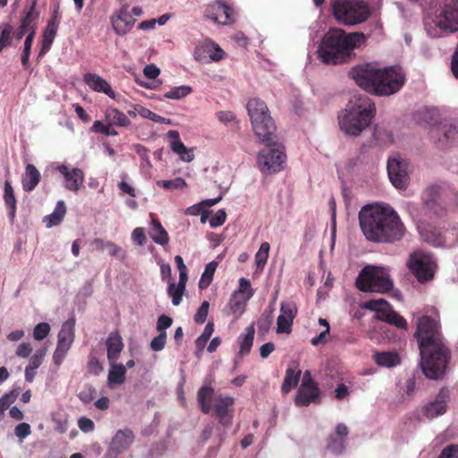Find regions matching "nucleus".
Here are the masks:
<instances>
[{
	"mask_svg": "<svg viewBox=\"0 0 458 458\" xmlns=\"http://www.w3.org/2000/svg\"><path fill=\"white\" fill-rule=\"evenodd\" d=\"M414 337L418 341L424 375L431 379L441 377L445 372L450 351L443 342L439 322L428 316L420 317Z\"/></svg>",
	"mask_w": 458,
	"mask_h": 458,
	"instance_id": "obj_1",
	"label": "nucleus"
},
{
	"mask_svg": "<svg viewBox=\"0 0 458 458\" xmlns=\"http://www.w3.org/2000/svg\"><path fill=\"white\" fill-rule=\"evenodd\" d=\"M360 229L366 239L377 243H394L406 229L399 215L390 206H366L359 213Z\"/></svg>",
	"mask_w": 458,
	"mask_h": 458,
	"instance_id": "obj_2",
	"label": "nucleus"
},
{
	"mask_svg": "<svg viewBox=\"0 0 458 458\" xmlns=\"http://www.w3.org/2000/svg\"><path fill=\"white\" fill-rule=\"evenodd\" d=\"M349 76L359 87L377 96L394 94L405 82V75L399 66L376 69L370 64H363L352 67Z\"/></svg>",
	"mask_w": 458,
	"mask_h": 458,
	"instance_id": "obj_3",
	"label": "nucleus"
},
{
	"mask_svg": "<svg viewBox=\"0 0 458 458\" xmlns=\"http://www.w3.org/2000/svg\"><path fill=\"white\" fill-rule=\"evenodd\" d=\"M363 33L347 34L342 29H330L322 38L318 48V58L325 64L337 65L349 62L352 51L362 41Z\"/></svg>",
	"mask_w": 458,
	"mask_h": 458,
	"instance_id": "obj_4",
	"label": "nucleus"
},
{
	"mask_svg": "<svg viewBox=\"0 0 458 458\" xmlns=\"http://www.w3.org/2000/svg\"><path fill=\"white\" fill-rule=\"evenodd\" d=\"M376 115V106L366 95L355 96L338 116L340 129L348 135L358 136Z\"/></svg>",
	"mask_w": 458,
	"mask_h": 458,
	"instance_id": "obj_5",
	"label": "nucleus"
},
{
	"mask_svg": "<svg viewBox=\"0 0 458 458\" xmlns=\"http://www.w3.org/2000/svg\"><path fill=\"white\" fill-rule=\"evenodd\" d=\"M253 131L264 145L277 143L276 126L266 103L259 98H251L247 103Z\"/></svg>",
	"mask_w": 458,
	"mask_h": 458,
	"instance_id": "obj_6",
	"label": "nucleus"
},
{
	"mask_svg": "<svg viewBox=\"0 0 458 458\" xmlns=\"http://www.w3.org/2000/svg\"><path fill=\"white\" fill-rule=\"evenodd\" d=\"M355 284L360 292L379 293H387L394 286L388 272L383 267L373 266H366L361 269Z\"/></svg>",
	"mask_w": 458,
	"mask_h": 458,
	"instance_id": "obj_7",
	"label": "nucleus"
},
{
	"mask_svg": "<svg viewBox=\"0 0 458 458\" xmlns=\"http://www.w3.org/2000/svg\"><path fill=\"white\" fill-rule=\"evenodd\" d=\"M335 18L345 25L362 23L370 15L369 6L360 0H336L333 4Z\"/></svg>",
	"mask_w": 458,
	"mask_h": 458,
	"instance_id": "obj_8",
	"label": "nucleus"
},
{
	"mask_svg": "<svg viewBox=\"0 0 458 458\" xmlns=\"http://www.w3.org/2000/svg\"><path fill=\"white\" fill-rule=\"evenodd\" d=\"M266 146L270 147V148L263 149L258 155V165L260 171L264 174L281 171L286 155L284 151V147L279 142V138L277 137L276 144Z\"/></svg>",
	"mask_w": 458,
	"mask_h": 458,
	"instance_id": "obj_9",
	"label": "nucleus"
},
{
	"mask_svg": "<svg viewBox=\"0 0 458 458\" xmlns=\"http://www.w3.org/2000/svg\"><path fill=\"white\" fill-rule=\"evenodd\" d=\"M408 267L420 283H425L433 279L437 264L431 254L417 251L410 256Z\"/></svg>",
	"mask_w": 458,
	"mask_h": 458,
	"instance_id": "obj_10",
	"label": "nucleus"
},
{
	"mask_svg": "<svg viewBox=\"0 0 458 458\" xmlns=\"http://www.w3.org/2000/svg\"><path fill=\"white\" fill-rule=\"evenodd\" d=\"M363 307L367 310L376 312L377 319L385 321L397 328L406 330L408 328L407 321L399 313L392 309V306L385 299L369 300L366 301Z\"/></svg>",
	"mask_w": 458,
	"mask_h": 458,
	"instance_id": "obj_11",
	"label": "nucleus"
},
{
	"mask_svg": "<svg viewBox=\"0 0 458 458\" xmlns=\"http://www.w3.org/2000/svg\"><path fill=\"white\" fill-rule=\"evenodd\" d=\"M430 139L438 145L439 148H445L450 142L458 138V126L456 122L450 119H444L434 123L429 130Z\"/></svg>",
	"mask_w": 458,
	"mask_h": 458,
	"instance_id": "obj_12",
	"label": "nucleus"
},
{
	"mask_svg": "<svg viewBox=\"0 0 458 458\" xmlns=\"http://www.w3.org/2000/svg\"><path fill=\"white\" fill-rule=\"evenodd\" d=\"M408 162L396 153L387 161V173L393 185L397 189H405L408 185Z\"/></svg>",
	"mask_w": 458,
	"mask_h": 458,
	"instance_id": "obj_13",
	"label": "nucleus"
},
{
	"mask_svg": "<svg viewBox=\"0 0 458 458\" xmlns=\"http://www.w3.org/2000/svg\"><path fill=\"white\" fill-rule=\"evenodd\" d=\"M319 397L320 390L318 386L311 377L310 371L306 370L295 395V404L300 407H306L311 403H317Z\"/></svg>",
	"mask_w": 458,
	"mask_h": 458,
	"instance_id": "obj_14",
	"label": "nucleus"
},
{
	"mask_svg": "<svg viewBox=\"0 0 458 458\" xmlns=\"http://www.w3.org/2000/svg\"><path fill=\"white\" fill-rule=\"evenodd\" d=\"M437 25L448 32L458 31V0H445L440 14L437 17Z\"/></svg>",
	"mask_w": 458,
	"mask_h": 458,
	"instance_id": "obj_15",
	"label": "nucleus"
},
{
	"mask_svg": "<svg viewBox=\"0 0 458 458\" xmlns=\"http://www.w3.org/2000/svg\"><path fill=\"white\" fill-rule=\"evenodd\" d=\"M298 309L293 301L281 303L280 315L276 321L277 334H290L293 329V319L297 316Z\"/></svg>",
	"mask_w": 458,
	"mask_h": 458,
	"instance_id": "obj_16",
	"label": "nucleus"
},
{
	"mask_svg": "<svg viewBox=\"0 0 458 458\" xmlns=\"http://www.w3.org/2000/svg\"><path fill=\"white\" fill-rule=\"evenodd\" d=\"M56 170L64 177V186L66 190L77 192L84 182V172L77 167L70 168L68 165L62 164L56 167Z\"/></svg>",
	"mask_w": 458,
	"mask_h": 458,
	"instance_id": "obj_17",
	"label": "nucleus"
},
{
	"mask_svg": "<svg viewBox=\"0 0 458 458\" xmlns=\"http://www.w3.org/2000/svg\"><path fill=\"white\" fill-rule=\"evenodd\" d=\"M207 18L214 21L216 23L226 25L233 21V10L221 3L216 2L209 4L205 10Z\"/></svg>",
	"mask_w": 458,
	"mask_h": 458,
	"instance_id": "obj_18",
	"label": "nucleus"
},
{
	"mask_svg": "<svg viewBox=\"0 0 458 458\" xmlns=\"http://www.w3.org/2000/svg\"><path fill=\"white\" fill-rule=\"evenodd\" d=\"M60 14L58 6L54 10L50 20L47 22V28L43 32L42 47L38 53V58L45 55L51 48L54 39L56 36L59 27Z\"/></svg>",
	"mask_w": 458,
	"mask_h": 458,
	"instance_id": "obj_19",
	"label": "nucleus"
},
{
	"mask_svg": "<svg viewBox=\"0 0 458 458\" xmlns=\"http://www.w3.org/2000/svg\"><path fill=\"white\" fill-rule=\"evenodd\" d=\"M234 399L230 396H219L216 399L214 412L218 421L225 428H229L233 422V411L230 408L233 405Z\"/></svg>",
	"mask_w": 458,
	"mask_h": 458,
	"instance_id": "obj_20",
	"label": "nucleus"
},
{
	"mask_svg": "<svg viewBox=\"0 0 458 458\" xmlns=\"http://www.w3.org/2000/svg\"><path fill=\"white\" fill-rule=\"evenodd\" d=\"M135 21L136 20L126 8H122L117 14L111 17L113 29L120 36L127 34L133 27Z\"/></svg>",
	"mask_w": 458,
	"mask_h": 458,
	"instance_id": "obj_21",
	"label": "nucleus"
},
{
	"mask_svg": "<svg viewBox=\"0 0 458 458\" xmlns=\"http://www.w3.org/2000/svg\"><path fill=\"white\" fill-rule=\"evenodd\" d=\"M425 205L436 214L439 215L445 208V202L439 186H430L423 193Z\"/></svg>",
	"mask_w": 458,
	"mask_h": 458,
	"instance_id": "obj_22",
	"label": "nucleus"
},
{
	"mask_svg": "<svg viewBox=\"0 0 458 458\" xmlns=\"http://www.w3.org/2000/svg\"><path fill=\"white\" fill-rule=\"evenodd\" d=\"M349 434L347 426L344 423L337 424L335 433L327 438V448L334 454H339L345 448V438Z\"/></svg>",
	"mask_w": 458,
	"mask_h": 458,
	"instance_id": "obj_23",
	"label": "nucleus"
},
{
	"mask_svg": "<svg viewBox=\"0 0 458 458\" xmlns=\"http://www.w3.org/2000/svg\"><path fill=\"white\" fill-rule=\"evenodd\" d=\"M133 440L134 434L132 430L129 428L123 430L120 429L116 432L110 443V450L115 454H123L130 447Z\"/></svg>",
	"mask_w": 458,
	"mask_h": 458,
	"instance_id": "obj_24",
	"label": "nucleus"
},
{
	"mask_svg": "<svg viewBox=\"0 0 458 458\" xmlns=\"http://www.w3.org/2000/svg\"><path fill=\"white\" fill-rule=\"evenodd\" d=\"M167 137L170 140L171 149L184 162H191L194 158L191 149H188L180 139L178 131L171 130L167 132Z\"/></svg>",
	"mask_w": 458,
	"mask_h": 458,
	"instance_id": "obj_25",
	"label": "nucleus"
},
{
	"mask_svg": "<svg viewBox=\"0 0 458 458\" xmlns=\"http://www.w3.org/2000/svg\"><path fill=\"white\" fill-rule=\"evenodd\" d=\"M75 319L71 318L65 321L61 327L60 332L58 333L57 339V348H62V350L69 351L75 337Z\"/></svg>",
	"mask_w": 458,
	"mask_h": 458,
	"instance_id": "obj_26",
	"label": "nucleus"
},
{
	"mask_svg": "<svg viewBox=\"0 0 458 458\" xmlns=\"http://www.w3.org/2000/svg\"><path fill=\"white\" fill-rule=\"evenodd\" d=\"M84 82L94 91L103 92L111 98H115V93L110 84L96 73L87 72L83 77Z\"/></svg>",
	"mask_w": 458,
	"mask_h": 458,
	"instance_id": "obj_27",
	"label": "nucleus"
},
{
	"mask_svg": "<svg viewBox=\"0 0 458 458\" xmlns=\"http://www.w3.org/2000/svg\"><path fill=\"white\" fill-rule=\"evenodd\" d=\"M448 399V392L445 389H441L437 395L435 401L428 403L424 407V413L428 418H435L438 415H442L446 411V402Z\"/></svg>",
	"mask_w": 458,
	"mask_h": 458,
	"instance_id": "obj_28",
	"label": "nucleus"
},
{
	"mask_svg": "<svg viewBox=\"0 0 458 458\" xmlns=\"http://www.w3.org/2000/svg\"><path fill=\"white\" fill-rule=\"evenodd\" d=\"M106 346L108 361L116 362L124 346L120 334L118 332L110 333L106 341Z\"/></svg>",
	"mask_w": 458,
	"mask_h": 458,
	"instance_id": "obj_29",
	"label": "nucleus"
},
{
	"mask_svg": "<svg viewBox=\"0 0 458 458\" xmlns=\"http://www.w3.org/2000/svg\"><path fill=\"white\" fill-rule=\"evenodd\" d=\"M39 171L32 164H28L21 178L22 188L25 191H32L40 181Z\"/></svg>",
	"mask_w": 458,
	"mask_h": 458,
	"instance_id": "obj_30",
	"label": "nucleus"
},
{
	"mask_svg": "<svg viewBox=\"0 0 458 458\" xmlns=\"http://www.w3.org/2000/svg\"><path fill=\"white\" fill-rule=\"evenodd\" d=\"M373 360L377 366L394 368L401 363V358L396 352H378L373 353Z\"/></svg>",
	"mask_w": 458,
	"mask_h": 458,
	"instance_id": "obj_31",
	"label": "nucleus"
},
{
	"mask_svg": "<svg viewBox=\"0 0 458 458\" xmlns=\"http://www.w3.org/2000/svg\"><path fill=\"white\" fill-rule=\"evenodd\" d=\"M37 0H32L30 6H26L23 15L21 19L20 26L30 31L32 29L37 30L38 20V13L36 11Z\"/></svg>",
	"mask_w": 458,
	"mask_h": 458,
	"instance_id": "obj_32",
	"label": "nucleus"
},
{
	"mask_svg": "<svg viewBox=\"0 0 458 458\" xmlns=\"http://www.w3.org/2000/svg\"><path fill=\"white\" fill-rule=\"evenodd\" d=\"M149 236L152 241L159 245L165 246L169 242V235L158 219H153Z\"/></svg>",
	"mask_w": 458,
	"mask_h": 458,
	"instance_id": "obj_33",
	"label": "nucleus"
},
{
	"mask_svg": "<svg viewBox=\"0 0 458 458\" xmlns=\"http://www.w3.org/2000/svg\"><path fill=\"white\" fill-rule=\"evenodd\" d=\"M214 392V388L208 386H203L198 390L197 400L204 414H208L212 409L211 399Z\"/></svg>",
	"mask_w": 458,
	"mask_h": 458,
	"instance_id": "obj_34",
	"label": "nucleus"
},
{
	"mask_svg": "<svg viewBox=\"0 0 458 458\" xmlns=\"http://www.w3.org/2000/svg\"><path fill=\"white\" fill-rule=\"evenodd\" d=\"M301 375V371L300 369H297L296 368H291V367L287 368V369L285 371L284 382L282 385V389H281L282 393L286 394L293 388L296 387L300 381Z\"/></svg>",
	"mask_w": 458,
	"mask_h": 458,
	"instance_id": "obj_35",
	"label": "nucleus"
},
{
	"mask_svg": "<svg viewBox=\"0 0 458 458\" xmlns=\"http://www.w3.org/2000/svg\"><path fill=\"white\" fill-rule=\"evenodd\" d=\"M105 115L110 124L121 127H127L131 124L127 115L117 108L108 107Z\"/></svg>",
	"mask_w": 458,
	"mask_h": 458,
	"instance_id": "obj_36",
	"label": "nucleus"
},
{
	"mask_svg": "<svg viewBox=\"0 0 458 458\" xmlns=\"http://www.w3.org/2000/svg\"><path fill=\"white\" fill-rule=\"evenodd\" d=\"M110 369L108 372V384L109 385H121L125 381L126 367L123 364L116 362H109Z\"/></svg>",
	"mask_w": 458,
	"mask_h": 458,
	"instance_id": "obj_37",
	"label": "nucleus"
},
{
	"mask_svg": "<svg viewBox=\"0 0 458 458\" xmlns=\"http://www.w3.org/2000/svg\"><path fill=\"white\" fill-rule=\"evenodd\" d=\"M255 330L253 326H250L246 328V334L241 335L238 338L240 344L239 355L245 356L250 352L253 340H254Z\"/></svg>",
	"mask_w": 458,
	"mask_h": 458,
	"instance_id": "obj_38",
	"label": "nucleus"
},
{
	"mask_svg": "<svg viewBox=\"0 0 458 458\" xmlns=\"http://www.w3.org/2000/svg\"><path fill=\"white\" fill-rule=\"evenodd\" d=\"M4 200L8 208V216L11 220H13L16 213V199L13 188L11 182L7 180L4 182Z\"/></svg>",
	"mask_w": 458,
	"mask_h": 458,
	"instance_id": "obj_39",
	"label": "nucleus"
},
{
	"mask_svg": "<svg viewBox=\"0 0 458 458\" xmlns=\"http://www.w3.org/2000/svg\"><path fill=\"white\" fill-rule=\"evenodd\" d=\"M66 213V207L63 200L57 202L54 212L47 216H45L44 221L47 222V227L50 228L52 226L59 225Z\"/></svg>",
	"mask_w": 458,
	"mask_h": 458,
	"instance_id": "obj_40",
	"label": "nucleus"
},
{
	"mask_svg": "<svg viewBox=\"0 0 458 458\" xmlns=\"http://www.w3.org/2000/svg\"><path fill=\"white\" fill-rule=\"evenodd\" d=\"M215 48V42L206 41L194 49L193 56L196 61L205 62L210 57V54Z\"/></svg>",
	"mask_w": 458,
	"mask_h": 458,
	"instance_id": "obj_41",
	"label": "nucleus"
},
{
	"mask_svg": "<svg viewBox=\"0 0 458 458\" xmlns=\"http://www.w3.org/2000/svg\"><path fill=\"white\" fill-rule=\"evenodd\" d=\"M13 26L8 22L0 24V52L13 43Z\"/></svg>",
	"mask_w": 458,
	"mask_h": 458,
	"instance_id": "obj_42",
	"label": "nucleus"
},
{
	"mask_svg": "<svg viewBox=\"0 0 458 458\" xmlns=\"http://www.w3.org/2000/svg\"><path fill=\"white\" fill-rule=\"evenodd\" d=\"M270 244L267 242L261 243L258 252L255 255L257 268L262 270L269 257Z\"/></svg>",
	"mask_w": 458,
	"mask_h": 458,
	"instance_id": "obj_43",
	"label": "nucleus"
},
{
	"mask_svg": "<svg viewBox=\"0 0 458 458\" xmlns=\"http://www.w3.org/2000/svg\"><path fill=\"white\" fill-rule=\"evenodd\" d=\"M235 293L229 302V309L236 318H240L245 311L246 303L249 300H240Z\"/></svg>",
	"mask_w": 458,
	"mask_h": 458,
	"instance_id": "obj_44",
	"label": "nucleus"
},
{
	"mask_svg": "<svg viewBox=\"0 0 458 458\" xmlns=\"http://www.w3.org/2000/svg\"><path fill=\"white\" fill-rule=\"evenodd\" d=\"M216 267L217 264L216 262H209L206 266L205 270L199 282V287L200 289H206L210 284Z\"/></svg>",
	"mask_w": 458,
	"mask_h": 458,
	"instance_id": "obj_45",
	"label": "nucleus"
},
{
	"mask_svg": "<svg viewBox=\"0 0 458 458\" xmlns=\"http://www.w3.org/2000/svg\"><path fill=\"white\" fill-rule=\"evenodd\" d=\"M191 88L190 86H179L171 89L165 94V98L170 99H181L185 98L191 92Z\"/></svg>",
	"mask_w": 458,
	"mask_h": 458,
	"instance_id": "obj_46",
	"label": "nucleus"
},
{
	"mask_svg": "<svg viewBox=\"0 0 458 458\" xmlns=\"http://www.w3.org/2000/svg\"><path fill=\"white\" fill-rule=\"evenodd\" d=\"M47 348L46 346L38 349L30 359L29 365L27 366L30 369L36 370L40 367L43 360L47 354Z\"/></svg>",
	"mask_w": 458,
	"mask_h": 458,
	"instance_id": "obj_47",
	"label": "nucleus"
},
{
	"mask_svg": "<svg viewBox=\"0 0 458 458\" xmlns=\"http://www.w3.org/2000/svg\"><path fill=\"white\" fill-rule=\"evenodd\" d=\"M184 291L185 288H181V286L175 285L174 283H171L168 285L167 293L172 298V303L174 306H178L181 303Z\"/></svg>",
	"mask_w": 458,
	"mask_h": 458,
	"instance_id": "obj_48",
	"label": "nucleus"
},
{
	"mask_svg": "<svg viewBox=\"0 0 458 458\" xmlns=\"http://www.w3.org/2000/svg\"><path fill=\"white\" fill-rule=\"evenodd\" d=\"M157 184L162 186L165 190L182 189L187 186L185 180L182 177H176L174 180L157 181Z\"/></svg>",
	"mask_w": 458,
	"mask_h": 458,
	"instance_id": "obj_49",
	"label": "nucleus"
},
{
	"mask_svg": "<svg viewBox=\"0 0 458 458\" xmlns=\"http://www.w3.org/2000/svg\"><path fill=\"white\" fill-rule=\"evenodd\" d=\"M18 396V393L15 391H11L8 394H5L0 399V420H2L4 411L10 407L12 403H13Z\"/></svg>",
	"mask_w": 458,
	"mask_h": 458,
	"instance_id": "obj_50",
	"label": "nucleus"
},
{
	"mask_svg": "<svg viewBox=\"0 0 458 458\" xmlns=\"http://www.w3.org/2000/svg\"><path fill=\"white\" fill-rule=\"evenodd\" d=\"M214 332V324L211 322H208L202 334L196 339V345L198 348L202 349L209 338L211 337L212 334Z\"/></svg>",
	"mask_w": 458,
	"mask_h": 458,
	"instance_id": "obj_51",
	"label": "nucleus"
},
{
	"mask_svg": "<svg viewBox=\"0 0 458 458\" xmlns=\"http://www.w3.org/2000/svg\"><path fill=\"white\" fill-rule=\"evenodd\" d=\"M97 391L91 385H86L78 394L79 399L84 403H89L96 396Z\"/></svg>",
	"mask_w": 458,
	"mask_h": 458,
	"instance_id": "obj_52",
	"label": "nucleus"
},
{
	"mask_svg": "<svg viewBox=\"0 0 458 458\" xmlns=\"http://www.w3.org/2000/svg\"><path fill=\"white\" fill-rule=\"evenodd\" d=\"M50 332V326L48 323L41 322L38 324L33 330V337L37 341L45 339Z\"/></svg>",
	"mask_w": 458,
	"mask_h": 458,
	"instance_id": "obj_53",
	"label": "nucleus"
},
{
	"mask_svg": "<svg viewBox=\"0 0 458 458\" xmlns=\"http://www.w3.org/2000/svg\"><path fill=\"white\" fill-rule=\"evenodd\" d=\"M111 125L112 124L109 123L108 124H105L101 121H95L92 126V130L95 132H100L106 136L117 135V131L114 129H112Z\"/></svg>",
	"mask_w": 458,
	"mask_h": 458,
	"instance_id": "obj_54",
	"label": "nucleus"
},
{
	"mask_svg": "<svg viewBox=\"0 0 458 458\" xmlns=\"http://www.w3.org/2000/svg\"><path fill=\"white\" fill-rule=\"evenodd\" d=\"M208 310L209 302L208 301H204L194 315V321L197 324H203L207 319Z\"/></svg>",
	"mask_w": 458,
	"mask_h": 458,
	"instance_id": "obj_55",
	"label": "nucleus"
},
{
	"mask_svg": "<svg viewBox=\"0 0 458 458\" xmlns=\"http://www.w3.org/2000/svg\"><path fill=\"white\" fill-rule=\"evenodd\" d=\"M106 250L108 251L110 256L117 257L121 259H124L126 257V252L123 250V248L111 241L108 242Z\"/></svg>",
	"mask_w": 458,
	"mask_h": 458,
	"instance_id": "obj_56",
	"label": "nucleus"
},
{
	"mask_svg": "<svg viewBox=\"0 0 458 458\" xmlns=\"http://www.w3.org/2000/svg\"><path fill=\"white\" fill-rule=\"evenodd\" d=\"M166 343V332L159 333L158 335L154 337L150 343V347L155 352H159L164 349Z\"/></svg>",
	"mask_w": 458,
	"mask_h": 458,
	"instance_id": "obj_57",
	"label": "nucleus"
},
{
	"mask_svg": "<svg viewBox=\"0 0 458 458\" xmlns=\"http://www.w3.org/2000/svg\"><path fill=\"white\" fill-rule=\"evenodd\" d=\"M89 373L98 376L103 371V366L98 359L95 356H90L88 362Z\"/></svg>",
	"mask_w": 458,
	"mask_h": 458,
	"instance_id": "obj_58",
	"label": "nucleus"
},
{
	"mask_svg": "<svg viewBox=\"0 0 458 458\" xmlns=\"http://www.w3.org/2000/svg\"><path fill=\"white\" fill-rule=\"evenodd\" d=\"M273 322V310L269 312H265L262 314L260 318L258 321V327L260 330L267 331Z\"/></svg>",
	"mask_w": 458,
	"mask_h": 458,
	"instance_id": "obj_59",
	"label": "nucleus"
},
{
	"mask_svg": "<svg viewBox=\"0 0 458 458\" xmlns=\"http://www.w3.org/2000/svg\"><path fill=\"white\" fill-rule=\"evenodd\" d=\"M373 137L378 143L392 141V135L387 131L377 126L374 129Z\"/></svg>",
	"mask_w": 458,
	"mask_h": 458,
	"instance_id": "obj_60",
	"label": "nucleus"
},
{
	"mask_svg": "<svg viewBox=\"0 0 458 458\" xmlns=\"http://www.w3.org/2000/svg\"><path fill=\"white\" fill-rule=\"evenodd\" d=\"M226 219V213L224 209H219L209 220V225L212 228L221 226Z\"/></svg>",
	"mask_w": 458,
	"mask_h": 458,
	"instance_id": "obj_61",
	"label": "nucleus"
},
{
	"mask_svg": "<svg viewBox=\"0 0 458 458\" xmlns=\"http://www.w3.org/2000/svg\"><path fill=\"white\" fill-rule=\"evenodd\" d=\"M438 458H458V445H448L445 446Z\"/></svg>",
	"mask_w": 458,
	"mask_h": 458,
	"instance_id": "obj_62",
	"label": "nucleus"
},
{
	"mask_svg": "<svg viewBox=\"0 0 458 458\" xmlns=\"http://www.w3.org/2000/svg\"><path fill=\"white\" fill-rule=\"evenodd\" d=\"M132 241L140 246H143L147 242L145 231L142 227H137L131 233Z\"/></svg>",
	"mask_w": 458,
	"mask_h": 458,
	"instance_id": "obj_63",
	"label": "nucleus"
},
{
	"mask_svg": "<svg viewBox=\"0 0 458 458\" xmlns=\"http://www.w3.org/2000/svg\"><path fill=\"white\" fill-rule=\"evenodd\" d=\"M14 433L17 437L23 439L28 437L30 433V426L26 422L18 424L14 428Z\"/></svg>",
	"mask_w": 458,
	"mask_h": 458,
	"instance_id": "obj_64",
	"label": "nucleus"
}]
</instances>
